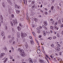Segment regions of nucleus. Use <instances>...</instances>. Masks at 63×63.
I'll use <instances>...</instances> for the list:
<instances>
[{"mask_svg":"<svg viewBox=\"0 0 63 63\" xmlns=\"http://www.w3.org/2000/svg\"><path fill=\"white\" fill-rule=\"evenodd\" d=\"M11 16H12V17L13 18L14 17V15L13 14H12Z\"/></svg>","mask_w":63,"mask_h":63,"instance_id":"obj_42","label":"nucleus"},{"mask_svg":"<svg viewBox=\"0 0 63 63\" xmlns=\"http://www.w3.org/2000/svg\"><path fill=\"white\" fill-rule=\"evenodd\" d=\"M48 39H49V40H51V37H49L48 38Z\"/></svg>","mask_w":63,"mask_h":63,"instance_id":"obj_57","label":"nucleus"},{"mask_svg":"<svg viewBox=\"0 0 63 63\" xmlns=\"http://www.w3.org/2000/svg\"><path fill=\"white\" fill-rule=\"evenodd\" d=\"M11 10V8L10 7H8V10L9 11H10Z\"/></svg>","mask_w":63,"mask_h":63,"instance_id":"obj_30","label":"nucleus"},{"mask_svg":"<svg viewBox=\"0 0 63 63\" xmlns=\"http://www.w3.org/2000/svg\"><path fill=\"white\" fill-rule=\"evenodd\" d=\"M32 33L33 34V35L34 36H36V34H35V33L34 32H32Z\"/></svg>","mask_w":63,"mask_h":63,"instance_id":"obj_21","label":"nucleus"},{"mask_svg":"<svg viewBox=\"0 0 63 63\" xmlns=\"http://www.w3.org/2000/svg\"><path fill=\"white\" fill-rule=\"evenodd\" d=\"M40 51H40V50L39 49V50H37V52L38 53H40Z\"/></svg>","mask_w":63,"mask_h":63,"instance_id":"obj_20","label":"nucleus"},{"mask_svg":"<svg viewBox=\"0 0 63 63\" xmlns=\"http://www.w3.org/2000/svg\"><path fill=\"white\" fill-rule=\"evenodd\" d=\"M41 17L42 16L41 15H39L38 16V17Z\"/></svg>","mask_w":63,"mask_h":63,"instance_id":"obj_64","label":"nucleus"},{"mask_svg":"<svg viewBox=\"0 0 63 63\" xmlns=\"http://www.w3.org/2000/svg\"><path fill=\"white\" fill-rule=\"evenodd\" d=\"M42 26L43 28H45L46 27V26L45 25H42Z\"/></svg>","mask_w":63,"mask_h":63,"instance_id":"obj_33","label":"nucleus"},{"mask_svg":"<svg viewBox=\"0 0 63 63\" xmlns=\"http://www.w3.org/2000/svg\"><path fill=\"white\" fill-rule=\"evenodd\" d=\"M32 25V27L34 28L35 27V25H34V24Z\"/></svg>","mask_w":63,"mask_h":63,"instance_id":"obj_35","label":"nucleus"},{"mask_svg":"<svg viewBox=\"0 0 63 63\" xmlns=\"http://www.w3.org/2000/svg\"><path fill=\"white\" fill-rule=\"evenodd\" d=\"M11 36L9 35L8 36V38H9V39H10L11 38Z\"/></svg>","mask_w":63,"mask_h":63,"instance_id":"obj_31","label":"nucleus"},{"mask_svg":"<svg viewBox=\"0 0 63 63\" xmlns=\"http://www.w3.org/2000/svg\"><path fill=\"white\" fill-rule=\"evenodd\" d=\"M46 57H47V58H48L49 57H48V55H46Z\"/></svg>","mask_w":63,"mask_h":63,"instance_id":"obj_44","label":"nucleus"},{"mask_svg":"<svg viewBox=\"0 0 63 63\" xmlns=\"http://www.w3.org/2000/svg\"><path fill=\"white\" fill-rule=\"evenodd\" d=\"M9 18L10 19V20H12V17L11 16H10L9 17Z\"/></svg>","mask_w":63,"mask_h":63,"instance_id":"obj_59","label":"nucleus"},{"mask_svg":"<svg viewBox=\"0 0 63 63\" xmlns=\"http://www.w3.org/2000/svg\"><path fill=\"white\" fill-rule=\"evenodd\" d=\"M7 28H8V27L7 26H6L5 27V28L6 29V30H7Z\"/></svg>","mask_w":63,"mask_h":63,"instance_id":"obj_37","label":"nucleus"},{"mask_svg":"<svg viewBox=\"0 0 63 63\" xmlns=\"http://www.w3.org/2000/svg\"><path fill=\"white\" fill-rule=\"evenodd\" d=\"M7 1L8 3H11V0H7Z\"/></svg>","mask_w":63,"mask_h":63,"instance_id":"obj_19","label":"nucleus"},{"mask_svg":"<svg viewBox=\"0 0 63 63\" xmlns=\"http://www.w3.org/2000/svg\"><path fill=\"white\" fill-rule=\"evenodd\" d=\"M45 15H47L48 13H47V12H45Z\"/></svg>","mask_w":63,"mask_h":63,"instance_id":"obj_38","label":"nucleus"},{"mask_svg":"<svg viewBox=\"0 0 63 63\" xmlns=\"http://www.w3.org/2000/svg\"><path fill=\"white\" fill-rule=\"evenodd\" d=\"M5 55V53H1L0 55V57L1 58H2L4 56V55Z\"/></svg>","mask_w":63,"mask_h":63,"instance_id":"obj_7","label":"nucleus"},{"mask_svg":"<svg viewBox=\"0 0 63 63\" xmlns=\"http://www.w3.org/2000/svg\"><path fill=\"white\" fill-rule=\"evenodd\" d=\"M13 22L14 23V24H16V23H17V20L16 19H15V20H13Z\"/></svg>","mask_w":63,"mask_h":63,"instance_id":"obj_4","label":"nucleus"},{"mask_svg":"<svg viewBox=\"0 0 63 63\" xmlns=\"http://www.w3.org/2000/svg\"><path fill=\"white\" fill-rule=\"evenodd\" d=\"M11 49L13 52L14 51V49L12 47Z\"/></svg>","mask_w":63,"mask_h":63,"instance_id":"obj_41","label":"nucleus"},{"mask_svg":"<svg viewBox=\"0 0 63 63\" xmlns=\"http://www.w3.org/2000/svg\"><path fill=\"white\" fill-rule=\"evenodd\" d=\"M57 36L58 37H59V34L58 33L57 34Z\"/></svg>","mask_w":63,"mask_h":63,"instance_id":"obj_43","label":"nucleus"},{"mask_svg":"<svg viewBox=\"0 0 63 63\" xmlns=\"http://www.w3.org/2000/svg\"><path fill=\"white\" fill-rule=\"evenodd\" d=\"M44 24L45 25V26H47V22H44Z\"/></svg>","mask_w":63,"mask_h":63,"instance_id":"obj_14","label":"nucleus"},{"mask_svg":"<svg viewBox=\"0 0 63 63\" xmlns=\"http://www.w3.org/2000/svg\"><path fill=\"white\" fill-rule=\"evenodd\" d=\"M43 33L44 36H46V32H43Z\"/></svg>","mask_w":63,"mask_h":63,"instance_id":"obj_27","label":"nucleus"},{"mask_svg":"<svg viewBox=\"0 0 63 63\" xmlns=\"http://www.w3.org/2000/svg\"><path fill=\"white\" fill-rule=\"evenodd\" d=\"M16 12L17 14L18 13H19L20 12V11L18 10H17L16 11Z\"/></svg>","mask_w":63,"mask_h":63,"instance_id":"obj_17","label":"nucleus"},{"mask_svg":"<svg viewBox=\"0 0 63 63\" xmlns=\"http://www.w3.org/2000/svg\"><path fill=\"white\" fill-rule=\"evenodd\" d=\"M39 62H40L41 63H44V61L42 60H39Z\"/></svg>","mask_w":63,"mask_h":63,"instance_id":"obj_12","label":"nucleus"},{"mask_svg":"<svg viewBox=\"0 0 63 63\" xmlns=\"http://www.w3.org/2000/svg\"><path fill=\"white\" fill-rule=\"evenodd\" d=\"M18 50L19 51H20H20H21V50L20 49V48H19L18 49Z\"/></svg>","mask_w":63,"mask_h":63,"instance_id":"obj_47","label":"nucleus"},{"mask_svg":"<svg viewBox=\"0 0 63 63\" xmlns=\"http://www.w3.org/2000/svg\"><path fill=\"white\" fill-rule=\"evenodd\" d=\"M41 45H44V42H42V43H41Z\"/></svg>","mask_w":63,"mask_h":63,"instance_id":"obj_52","label":"nucleus"},{"mask_svg":"<svg viewBox=\"0 0 63 63\" xmlns=\"http://www.w3.org/2000/svg\"><path fill=\"white\" fill-rule=\"evenodd\" d=\"M35 3V2H34V1H32V4H34Z\"/></svg>","mask_w":63,"mask_h":63,"instance_id":"obj_32","label":"nucleus"},{"mask_svg":"<svg viewBox=\"0 0 63 63\" xmlns=\"http://www.w3.org/2000/svg\"><path fill=\"white\" fill-rule=\"evenodd\" d=\"M54 28L55 29H56L57 30H58V29H59L58 27H57V26H54Z\"/></svg>","mask_w":63,"mask_h":63,"instance_id":"obj_11","label":"nucleus"},{"mask_svg":"<svg viewBox=\"0 0 63 63\" xmlns=\"http://www.w3.org/2000/svg\"><path fill=\"white\" fill-rule=\"evenodd\" d=\"M15 7L17 9H20V6L19 5H15Z\"/></svg>","mask_w":63,"mask_h":63,"instance_id":"obj_5","label":"nucleus"},{"mask_svg":"<svg viewBox=\"0 0 63 63\" xmlns=\"http://www.w3.org/2000/svg\"><path fill=\"white\" fill-rule=\"evenodd\" d=\"M29 62L30 63H33V61H32V59H31L30 58L29 59Z\"/></svg>","mask_w":63,"mask_h":63,"instance_id":"obj_6","label":"nucleus"},{"mask_svg":"<svg viewBox=\"0 0 63 63\" xmlns=\"http://www.w3.org/2000/svg\"><path fill=\"white\" fill-rule=\"evenodd\" d=\"M33 62L34 63H36V60L35 59L33 60Z\"/></svg>","mask_w":63,"mask_h":63,"instance_id":"obj_39","label":"nucleus"},{"mask_svg":"<svg viewBox=\"0 0 63 63\" xmlns=\"http://www.w3.org/2000/svg\"><path fill=\"white\" fill-rule=\"evenodd\" d=\"M39 28H40V29H42V27L41 26H39Z\"/></svg>","mask_w":63,"mask_h":63,"instance_id":"obj_61","label":"nucleus"},{"mask_svg":"<svg viewBox=\"0 0 63 63\" xmlns=\"http://www.w3.org/2000/svg\"><path fill=\"white\" fill-rule=\"evenodd\" d=\"M31 25H33V24H34V22H32L31 23Z\"/></svg>","mask_w":63,"mask_h":63,"instance_id":"obj_25","label":"nucleus"},{"mask_svg":"<svg viewBox=\"0 0 63 63\" xmlns=\"http://www.w3.org/2000/svg\"><path fill=\"white\" fill-rule=\"evenodd\" d=\"M15 43H16V42L15 41H13V44H15Z\"/></svg>","mask_w":63,"mask_h":63,"instance_id":"obj_60","label":"nucleus"},{"mask_svg":"<svg viewBox=\"0 0 63 63\" xmlns=\"http://www.w3.org/2000/svg\"><path fill=\"white\" fill-rule=\"evenodd\" d=\"M1 35L2 36H3L4 35V32L3 31L1 33Z\"/></svg>","mask_w":63,"mask_h":63,"instance_id":"obj_13","label":"nucleus"},{"mask_svg":"<svg viewBox=\"0 0 63 63\" xmlns=\"http://www.w3.org/2000/svg\"><path fill=\"white\" fill-rule=\"evenodd\" d=\"M27 17H28V13H27Z\"/></svg>","mask_w":63,"mask_h":63,"instance_id":"obj_51","label":"nucleus"},{"mask_svg":"<svg viewBox=\"0 0 63 63\" xmlns=\"http://www.w3.org/2000/svg\"><path fill=\"white\" fill-rule=\"evenodd\" d=\"M45 30H47V28L45 27Z\"/></svg>","mask_w":63,"mask_h":63,"instance_id":"obj_63","label":"nucleus"},{"mask_svg":"<svg viewBox=\"0 0 63 63\" xmlns=\"http://www.w3.org/2000/svg\"><path fill=\"white\" fill-rule=\"evenodd\" d=\"M53 7L52 6L51 8V9H52V10H53Z\"/></svg>","mask_w":63,"mask_h":63,"instance_id":"obj_62","label":"nucleus"},{"mask_svg":"<svg viewBox=\"0 0 63 63\" xmlns=\"http://www.w3.org/2000/svg\"><path fill=\"white\" fill-rule=\"evenodd\" d=\"M12 31L13 32L15 33V29L14 28L12 29Z\"/></svg>","mask_w":63,"mask_h":63,"instance_id":"obj_18","label":"nucleus"},{"mask_svg":"<svg viewBox=\"0 0 63 63\" xmlns=\"http://www.w3.org/2000/svg\"><path fill=\"white\" fill-rule=\"evenodd\" d=\"M17 28L18 30H20L21 29H20V27L19 26H18L17 27Z\"/></svg>","mask_w":63,"mask_h":63,"instance_id":"obj_16","label":"nucleus"},{"mask_svg":"<svg viewBox=\"0 0 63 63\" xmlns=\"http://www.w3.org/2000/svg\"><path fill=\"white\" fill-rule=\"evenodd\" d=\"M58 22V23H59V24H61V21L60 20H59Z\"/></svg>","mask_w":63,"mask_h":63,"instance_id":"obj_24","label":"nucleus"},{"mask_svg":"<svg viewBox=\"0 0 63 63\" xmlns=\"http://www.w3.org/2000/svg\"><path fill=\"white\" fill-rule=\"evenodd\" d=\"M51 46L52 47H53V46H54V45H53V44H51Z\"/></svg>","mask_w":63,"mask_h":63,"instance_id":"obj_49","label":"nucleus"},{"mask_svg":"<svg viewBox=\"0 0 63 63\" xmlns=\"http://www.w3.org/2000/svg\"><path fill=\"white\" fill-rule=\"evenodd\" d=\"M0 18H1V20H0L1 22V23H3V17H2V16H0Z\"/></svg>","mask_w":63,"mask_h":63,"instance_id":"obj_8","label":"nucleus"},{"mask_svg":"<svg viewBox=\"0 0 63 63\" xmlns=\"http://www.w3.org/2000/svg\"><path fill=\"white\" fill-rule=\"evenodd\" d=\"M21 37L22 38H23L24 37H26L27 36L26 34L25 33H21Z\"/></svg>","mask_w":63,"mask_h":63,"instance_id":"obj_3","label":"nucleus"},{"mask_svg":"<svg viewBox=\"0 0 63 63\" xmlns=\"http://www.w3.org/2000/svg\"><path fill=\"white\" fill-rule=\"evenodd\" d=\"M53 38L54 39H56V36H54V37H53Z\"/></svg>","mask_w":63,"mask_h":63,"instance_id":"obj_45","label":"nucleus"},{"mask_svg":"<svg viewBox=\"0 0 63 63\" xmlns=\"http://www.w3.org/2000/svg\"><path fill=\"white\" fill-rule=\"evenodd\" d=\"M34 20L35 21H37L38 20V19L36 18H34Z\"/></svg>","mask_w":63,"mask_h":63,"instance_id":"obj_23","label":"nucleus"},{"mask_svg":"<svg viewBox=\"0 0 63 63\" xmlns=\"http://www.w3.org/2000/svg\"><path fill=\"white\" fill-rule=\"evenodd\" d=\"M30 38L32 40H30V43L32 45H34V41L32 40V37L31 36H30Z\"/></svg>","mask_w":63,"mask_h":63,"instance_id":"obj_2","label":"nucleus"},{"mask_svg":"<svg viewBox=\"0 0 63 63\" xmlns=\"http://www.w3.org/2000/svg\"><path fill=\"white\" fill-rule=\"evenodd\" d=\"M11 25L12 26H13L14 25V24H13V23H12V22H11Z\"/></svg>","mask_w":63,"mask_h":63,"instance_id":"obj_36","label":"nucleus"},{"mask_svg":"<svg viewBox=\"0 0 63 63\" xmlns=\"http://www.w3.org/2000/svg\"><path fill=\"white\" fill-rule=\"evenodd\" d=\"M20 52H21V53H20V55L22 56H24L25 55L24 50H23L21 49Z\"/></svg>","mask_w":63,"mask_h":63,"instance_id":"obj_1","label":"nucleus"},{"mask_svg":"<svg viewBox=\"0 0 63 63\" xmlns=\"http://www.w3.org/2000/svg\"><path fill=\"white\" fill-rule=\"evenodd\" d=\"M56 50L57 51H59L60 50V48L59 47H56Z\"/></svg>","mask_w":63,"mask_h":63,"instance_id":"obj_9","label":"nucleus"},{"mask_svg":"<svg viewBox=\"0 0 63 63\" xmlns=\"http://www.w3.org/2000/svg\"><path fill=\"white\" fill-rule=\"evenodd\" d=\"M20 20L21 21H22V20H23V19L22 18H20Z\"/></svg>","mask_w":63,"mask_h":63,"instance_id":"obj_50","label":"nucleus"},{"mask_svg":"<svg viewBox=\"0 0 63 63\" xmlns=\"http://www.w3.org/2000/svg\"><path fill=\"white\" fill-rule=\"evenodd\" d=\"M62 53V52H60L59 53L60 55H61L62 54L61 53Z\"/></svg>","mask_w":63,"mask_h":63,"instance_id":"obj_54","label":"nucleus"},{"mask_svg":"<svg viewBox=\"0 0 63 63\" xmlns=\"http://www.w3.org/2000/svg\"><path fill=\"white\" fill-rule=\"evenodd\" d=\"M58 60L59 61H61V59H58Z\"/></svg>","mask_w":63,"mask_h":63,"instance_id":"obj_55","label":"nucleus"},{"mask_svg":"<svg viewBox=\"0 0 63 63\" xmlns=\"http://www.w3.org/2000/svg\"><path fill=\"white\" fill-rule=\"evenodd\" d=\"M50 29H51L52 30L53 29V27L52 26H50Z\"/></svg>","mask_w":63,"mask_h":63,"instance_id":"obj_22","label":"nucleus"},{"mask_svg":"<svg viewBox=\"0 0 63 63\" xmlns=\"http://www.w3.org/2000/svg\"><path fill=\"white\" fill-rule=\"evenodd\" d=\"M58 43H59V42H55V44H58Z\"/></svg>","mask_w":63,"mask_h":63,"instance_id":"obj_53","label":"nucleus"},{"mask_svg":"<svg viewBox=\"0 0 63 63\" xmlns=\"http://www.w3.org/2000/svg\"><path fill=\"white\" fill-rule=\"evenodd\" d=\"M11 39L12 40H14V38L13 37H12L11 38Z\"/></svg>","mask_w":63,"mask_h":63,"instance_id":"obj_48","label":"nucleus"},{"mask_svg":"<svg viewBox=\"0 0 63 63\" xmlns=\"http://www.w3.org/2000/svg\"><path fill=\"white\" fill-rule=\"evenodd\" d=\"M35 5H34L32 6V9H33L34 8V7H35Z\"/></svg>","mask_w":63,"mask_h":63,"instance_id":"obj_34","label":"nucleus"},{"mask_svg":"<svg viewBox=\"0 0 63 63\" xmlns=\"http://www.w3.org/2000/svg\"><path fill=\"white\" fill-rule=\"evenodd\" d=\"M9 43H12V40H9Z\"/></svg>","mask_w":63,"mask_h":63,"instance_id":"obj_26","label":"nucleus"},{"mask_svg":"<svg viewBox=\"0 0 63 63\" xmlns=\"http://www.w3.org/2000/svg\"><path fill=\"white\" fill-rule=\"evenodd\" d=\"M17 37L18 38H19L20 37V33H17Z\"/></svg>","mask_w":63,"mask_h":63,"instance_id":"obj_10","label":"nucleus"},{"mask_svg":"<svg viewBox=\"0 0 63 63\" xmlns=\"http://www.w3.org/2000/svg\"><path fill=\"white\" fill-rule=\"evenodd\" d=\"M3 49H4L5 50H7V49L6 48H3Z\"/></svg>","mask_w":63,"mask_h":63,"instance_id":"obj_56","label":"nucleus"},{"mask_svg":"<svg viewBox=\"0 0 63 63\" xmlns=\"http://www.w3.org/2000/svg\"><path fill=\"white\" fill-rule=\"evenodd\" d=\"M52 24H53L54 23V21H53L52 22Z\"/></svg>","mask_w":63,"mask_h":63,"instance_id":"obj_46","label":"nucleus"},{"mask_svg":"<svg viewBox=\"0 0 63 63\" xmlns=\"http://www.w3.org/2000/svg\"><path fill=\"white\" fill-rule=\"evenodd\" d=\"M63 27V24H62L60 26L61 27V28H62Z\"/></svg>","mask_w":63,"mask_h":63,"instance_id":"obj_40","label":"nucleus"},{"mask_svg":"<svg viewBox=\"0 0 63 63\" xmlns=\"http://www.w3.org/2000/svg\"><path fill=\"white\" fill-rule=\"evenodd\" d=\"M2 6L3 8L5 7V3H2Z\"/></svg>","mask_w":63,"mask_h":63,"instance_id":"obj_15","label":"nucleus"},{"mask_svg":"<svg viewBox=\"0 0 63 63\" xmlns=\"http://www.w3.org/2000/svg\"><path fill=\"white\" fill-rule=\"evenodd\" d=\"M26 49L27 48V47H28V45L27 44H26Z\"/></svg>","mask_w":63,"mask_h":63,"instance_id":"obj_29","label":"nucleus"},{"mask_svg":"<svg viewBox=\"0 0 63 63\" xmlns=\"http://www.w3.org/2000/svg\"><path fill=\"white\" fill-rule=\"evenodd\" d=\"M57 47H60V45L58 44L57 45Z\"/></svg>","mask_w":63,"mask_h":63,"instance_id":"obj_28","label":"nucleus"},{"mask_svg":"<svg viewBox=\"0 0 63 63\" xmlns=\"http://www.w3.org/2000/svg\"><path fill=\"white\" fill-rule=\"evenodd\" d=\"M41 37H42V36H41V35H40L38 37L39 38H41Z\"/></svg>","mask_w":63,"mask_h":63,"instance_id":"obj_58","label":"nucleus"}]
</instances>
